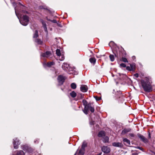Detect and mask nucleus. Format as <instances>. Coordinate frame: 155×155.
<instances>
[{"instance_id":"obj_1","label":"nucleus","mask_w":155,"mask_h":155,"mask_svg":"<svg viewBox=\"0 0 155 155\" xmlns=\"http://www.w3.org/2000/svg\"><path fill=\"white\" fill-rule=\"evenodd\" d=\"M141 84L144 90L147 92H149L151 90V81L149 78H146L145 81L141 80Z\"/></svg>"},{"instance_id":"obj_2","label":"nucleus","mask_w":155,"mask_h":155,"mask_svg":"<svg viewBox=\"0 0 155 155\" xmlns=\"http://www.w3.org/2000/svg\"><path fill=\"white\" fill-rule=\"evenodd\" d=\"M63 69L68 72L69 74H77L74 68L69 66V65L67 63H64L62 66Z\"/></svg>"},{"instance_id":"obj_3","label":"nucleus","mask_w":155,"mask_h":155,"mask_svg":"<svg viewBox=\"0 0 155 155\" xmlns=\"http://www.w3.org/2000/svg\"><path fill=\"white\" fill-rule=\"evenodd\" d=\"M15 13L16 15L17 16L18 18L19 19L20 23L23 25L26 26L28 24V21H29V17L28 16L26 15H24L23 17L21 19H19V17L18 16L16 10L15 8Z\"/></svg>"},{"instance_id":"obj_4","label":"nucleus","mask_w":155,"mask_h":155,"mask_svg":"<svg viewBox=\"0 0 155 155\" xmlns=\"http://www.w3.org/2000/svg\"><path fill=\"white\" fill-rule=\"evenodd\" d=\"M13 144L14 148L17 149L18 148V146L20 144L19 140L17 138H15L13 140Z\"/></svg>"},{"instance_id":"obj_5","label":"nucleus","mask_w":155,"mask_h":155,"mask_svg":"<svg viewBox=\"0 0 155 155\" xmlns=\"http://www.w3.org/2000/svg\"><path fill=\"white\" fill-rule=\"evenodd\" d=\"M65 78L62 75H59L58 78V80L59 85L62 84L64 82Z\"/></svg>"},{"instance_id":"obj_6","label":"nucleus","mask_w":155,"mask_h":155,"mask_svg":"<svg viewBox=\"0 0 155 155\" xmlns=\"http://www.w3.org/2000/svg\"><path fill=\"white\" fill-rule=\"evenodd\" d=\"M101 150L102 151L105 153H108L110 151V148L106 146H103L101 148Z\"/></svg>"},{"instance_id":"obj_7","label":"nucleus","mask_w":155,"mask_h":155,"mask_svg":"<svg viewBox=\"0 0 155 155\" xmlns=\"http://www.w3.org/2000/svg\"><path fill=\"white\" fill-rule=\"evenodd\" d=\"M51 53L50 51H47L45 53H42L41 55L42 57L46 58H49L51 56Z\"/></svg>"},{"instance_id":"obj_8","label":"nucleus","mask_w":155,"mask_h":155,"mask_svg":"<svg viewBox=\"0 0 155 155\" xmlns=\"http://www.w3.org/2000/svg\"><path fill=\"white\" fill-rule=\"evenodd\" d=\"M138 137L144 143H147L148 142V140L145 137L140 134H138Z\"/></svg>"},{"instance_id":"obj_9","label":"nucleus","mask_w":155,"mask_h":155,"mask_svg":"<svg viewBox=\"0 0 155 155\" xmlns=\"http://www.w3.org/2000/svg\"><path fill=\"white\" fill-rule=\"evenodd\" d=\"M81 90L83 92H85L87 91L88 90L87 87L85 85H82L80 87Z\"/></svg>"},{"instance_id":"obj_10","label":"nucleus","mask_w":155,"mask_h":155,"mask_svg":"<svg viewBox=\"0 0 155 155\" xmlns=\"http://www.w3.org/2000/svg\"><path fill=\"white\" fill-rule=\"evenodd\" d=\"M87 108L92 113L94 112V107L91 106V104H89L87 106Z\"/></svg>"},{"instance_id":"obj_11","label":"nucleus","mask_w":155,"mask_h":155,"mask_svg":"<svg viewBox=\"0 0 155 155\" xmlns=\"http://www.w3.org/2000/svg\"><path fill=\"white\" fill-rule=\"evenodd\" d=\"M113 146L116 147H122L123 144L119 142H114L112 143Z\"/></svg>"},{"instance_id":"obj_12","label":"nucleus","mask_w":155,"mask_h":155,"mask_svg":"<svg viewBox=\"0 0 155 155\" xmlns=\"http://www.w3.org/2000/svg\"><path fill=\"white\" fill-rule=\"evenodd\" d=\"M123 141L124 143V144L125 145L127 146L130 145V140L127 138H124Z\"/></svg>"},{"instance_id":"obj_13","label":"nucleus","mask_w":155,"mask_h":155,"mask_svg":"<svg viewBox=\"0 0 155 155\" xmlns=\"http://www.w3.org/2000/svg\"><path fill=\"white\" fill-rule=\"evenodd\" d=\"M42 23L43 25V26L44 27V28L45 31L46 33H48V30L47 28L46 27V24L45 22H44L43 20L42 21Z\"/></svg>"},{"instance_id":"obj_14","label":"nucleus","mask_w":155,"mask_h":155,"mask_svg":"<svg viewBox=\"0 0 155 155\" xmlns=\"http://www.w3.org/2000/svg\"><path fill=\"white\" fill-rule=\"evenodd\" d=\"M130 129H125L122 132L121 134L124 135L126 133L130 132Z\"/></svg>"},{"instance_id":"obj_15","label":"nucleus","mask_w":155,"mask_h":155,"mask_svg":"<svg viewBox=\"0 0 155 155\" xmlns=\"http://www.w3.org/2000/svg\"><path fill=\"white\" fill-rule=\"evenodd\" d=\"M127 69L129 70V71H132L134 70L135 68H134V66L133 65L130 64V66H127L126 68Z\"/></svg>"},{"instance_id":"obj_16","label":"nucleus","mask_w":155,"mask_h":155,"mask_svg":"<svg viewBox=\"0 0 155 155\" xmlns=\"http://www.w3.org/2000/svg\"><path fill=\"white\" fill-rule=\"evenodd\" d=\"M105 135V133L104 131H100L98 134V136L99 137H102L104 136Z\"/></svg>"},{"instance_id":"obj_17","label":"nucleus","mask_w":155,"mask_h":155,"mask_svg":"<svg viewBox=\"0 0 155 155\" xmlns=\"http://www.w3.org/2000/svg\"><path fill=\"white\" fill-rule=\"evenodd\" d=\"M35 42L38 45H41L42 44V41L39 39H36L35 40Z\"/></svg>"},{"instance_id":"obj_18","label":"nucleus","mask_w":155,"mask_h":155,"mask_svg":"<svg viewBox=\"0 0 155 155\" xmlns=\"http://www.w3.org/2000/svg\"><path fill=\"white\" fill-rule=\"evenodd\" d=\"M57 59H58L60 61H62L64 59V57L63 54H61L57 57Z\"/></svg>"},{"instance_id":"obj_19","label":"nucleus","mask_w":155,"mask_h":155,"mask_svg":"<svg viewBox=\"0 0 155 155\" xmlns=\"http://www.w3.org/2000/svg\"><path fill=\"white\" fill-rule=\"evenodd\" d=\"M84 151L85 149L81 148L79 150L78 154L80 155H83L84 153Z\"/></svg>"},{"instance_id":"obj_20","label":"nucleus","mask_w":155,"mask_h":155,"mask_svg":"<svg viewBox=\"0 0 155 155\" xmlns=\"http://www.w3.org/2000/svg\"><path fill=\"white\" fill-rule=\"evenodd\" d=\"M70 95L71 97L74 98L76 97L77 94L76 92H75L74 91H73L70 93Z\"/></svg>"},{"instance_id":"obj_21","label":"nucleus","mask_w":155,"mask_h":155,"mask_svg":"<svg viewBox=\"0 0 155 155\" xmlns=\"http://www.w3.org/2000/svg\"><path fill=\"white\" fill-rule=\"evenodd\" d=\"M56 54L58 57L61 54L60 50H59V49H57L56 50Z\"/></svg>"},{"instance_id":"obj_22","label":"nucleus","mask_w":155,"mask_h":155,"mask_svg":"<svg viewBox=\"0 0 155 155\" xmlns=\"http://www.w3.org/2000/svg\"><path fill=\"white\" fill-rule=\"evenodd\" d=\"M71 87L73 89H75L76 87V85L75 83H72L71 84Z\"/></svg>"},{"instance_id":"obj_23","label":"nucleus","mask_w":155,"mask_h":155,"mask_svg":"<svg viewBox=\"0 0 155 155\" xmlns=\"http://www.w3.org/2000/svg\"><path fill=\"white\" fill-rule=\"evenodd\" d=\"M109 140L108 137H105L103 138V141L104 143L107 142Z\"/></svg>"},{"instance_id":"obj_24","label":"nucleus","mask_w":155,"mask_h":155,"mask_svg":"<svg viewBox=\"0 0 155 155\" xmlns=\"http://www.w3.org/2000/svg\"><path fill=\"white\" fill-rule=\"evenodd\" d=\"M38 31L37 30H36L35 31V32L33 35V38H36L38 37Z\"/></svg>"},{"instance_id":"obj_25","label":"nucleus","mask_w":155,"mask_h":155,"mask_svg":"<svg viewBox=\"0 0 155 155\" xmlns=\"http://www.w3.org/2000/svg\"><path fill=\"white\" fill-rule=\"evenodd\" d=\"M109 57L110 61H113L114 60V56L112 54H110L109 56Z\"/></svg>"},{"instance_id":"obj_26","label":"nucleus","mask_w":155,"mask_h":155,"mask_svg":"<svg viewBox=\"0 0 155 155\" xmlns=\"http://www.w3.org/2000/svg\"><path fill=\"white\" fill-rule=\"evenodd\" d=\"M16 155H24V153L22 150H20L18 151Z\"/></svg>"},{"instance_id":"obj_27","label":"nucleus","mask_w":155,"mask_h":155,"mask_svg":"<svg viewBox=\"0 0 155 155\" xmlns=\"http://www.w3.org/2000/svg\"><path fill=\"white\" fill-rule=\"evenodd\" d=\"M86 146H87V143H86L85 142H84L83 143V144H82V146H81V148L85 149V147Z\"/></svg>"},{"instance_id":"obj_28","label":"nucleus","mask_w":155,"mask_h":155,"mask_svg":"<svg viewBox=\"0 0 155 155\" xmlns=\"http://www.w3.org/2000/svg\"><path fill=\"white\" fill-rule=\"evenodd\" d=\"M89 61L91 63H94L95 62V59L94 58H91Z\"/></svg>"},{"instance_id":"obj_29","label":"nucleus","mask_w":155,"mask_h":155,"mask_svg":"<svg viewBox=\"0 0 155 155\" xmlns=\"http://www.w3.org/2000/svg\"><path fill=\"white\" fill-rule=\"evenodd\" d=\"M82 103H83V105L84 106V107H87V101L86 100H83L82 101Z\"/></svg>"},{"instance_id":"obj_30","label":"nucleus","mask_w":155,"mask_h":155,"mask_svg":"<svg viewBox=\"0 0 155 155\" xmlns=\"http://www.w3.org/2000/svg\"><path fill=\"white\" fill-rule=\"evenodd\" d=\"M88 110L86 107H84V110H83L84 112L86 114H87L88 113Z\"/></svg>"},{"instance_id":"obj_31","label":"nucleus","mask_w":155,"mask_h":155,"mask_svg":"<svg viewBox=\"0 0 155 155\" xmlns=\"http://www.w3.org/2000/svg\"><path fill=\"white\" fill-rule=\"evenodd\" d=\"M54 64V63L53 62H51L48 63L47 64V66L48 67H50L51 66L53 65Z\"/></svg>"},{"instance_id":"obj_32","label":"nucleus","mask_w":155,"mask_h":155,"mask_svg":"<svg viewBox=\"0 0 155 155\" xmlns=\"http://www.w3.org/2000/svg\"><path fill=\"white\" fill-rule=\"evenodd\" d=\"M122 60L123 62H128V61L126 58H122Z\"/></svg>"},{"instance_id":"obj_33","label":"nucleus","mask_w":155,"mask_h":155,"mask_svg":"<svg viewBox=\"0 0 155 155\" xmlns=\"http://www.w3.org/2000/svg\"><path fill=\"white\" fill-rule=\"evenodd\" d=\"M120 66L121 67L125 68L126 67V65L124 63H121L120 64Z\"/></svg>"},{"instance_id":"obj_34","label":"nucleus","mask_w":155,"mask_h":155,"mask_svg":"<svg viewBox=\"0 0 155 155\" xmlns=\"http://www.w3.org/2000/svg\"><path fill=\"white\" fill-rule=\"evenodd\" d=\"M79 97H80L81 99H82L84 97V95L82 94H80L78 95Z\"/></svg>"},{"instance_id":"obj_35","label":"nucleus","mask_w":155,"mask_h":155,"mask_svg":"<svg viewBox=\"0 0 155 155\" xmlns=\"http://www.w3.org/2000/svg\"><path fill=\"white\" fill-rule=\"evenodd\" d=\"M47 19L48 21H51V20L48 19L47 18ZM52 21L53 23H56V21L55 20H53L52 21Z\"/></svg>"},{"instance_id":"obj_36","label":"nucleus","mask_w":155,"mask_h":155,"mask_svg":"<svg viewBox=\"0 0 155 155\" xmlns=\"http://www.w3.org/2000/svg\"><path fill=\"white\" fill-rule=\"evenodd\" d=\"M95 97L97 101H99L101 99V98L99 97Z\"/></svg>"},{"instance_id":"obj_37","label":"nucleus","mask_w":155,"mask_h":155,"mask_svg":"<svg viewBox=\"0 0 155 155\" xmlns=\"http://www.w3.org/2000/svg\"><path fill=\"white\" fill-rule=\"evenodd\" d=\"M134 76L136 78H138L139 76V75L137 73H136L134 74Z\"/></svg>"},{"instance_id":"obj_38","label":"nucleus","mask_w":155,"mask_h":155,"mask_svg":"<svg viewBox=\"0 0 155 155\" xmlns=\"http://www.w3.org/2000/svg\"><path fill=\"white\" fill-rule=\"evenodd\" d=\"M130 135L132 137H134V134H130Z\"/></svg>"},{"instance_id":"obj_39","label":"nucleus","mask_w":155,"mask_h":155,"mask_svg":"<svg viewBox=\"0 0 155 155\" xmlns=\"http://www.w3.org/2000/svg\"><path fill=\"white\" fill-rule=\"evenodd\" d=\"M23 12L24 13H27V14H28V12L27 11H23Z\"/></svg>"},{"instance_id":"obj_40","label":"nucleus","mask_w":155,"mask_h":155,"mask_svg":"<svg viewBox=\"0 0 155 155\" xmlns=\"http://www.w3.org/2000/svg\"><path fill=\"white\" fill-rule=\"evenodd\" d=\"M137 153H132V155H137Z\"/></svg>"},{"instance_id":"obj_41","label":"nucleus","mask_w":155,"mask_h":155,"mask_svg":"<svg viewBox=\"0 0 155 155\" xmlns=\"http://www.w3.org/2000/svg\"><path fill=\"white\" fill-rule=\"evenodd\" d=\"M102 154V153L101 152V153H99L96 155H101Z\"/></svg>"},{"instance_id":"obj_42","label":"nucleus","mask_w":155,"mask_h":155,"mask_svg":"<svg viewBox=\"0 0 155 155\" xmlns=\"http://www.w3.org/2000/svg\"><path fill=\"white\" fill-rule=\"evenodd\" d=\"M28 149V151L30 153H31V152L29 151L31 149V148H29Z\"/></svg>"},{"instance_id":"obj_43","label":"nucleus","mask_w":155,"mask_h":155,"mask_svg":"<svg viewBox=\"0 0 155 155\" xmlns=\"http://www.w3.org/2000/svg\"><path fill=\"white\" fill-rule=\"evenodd\" d=\"M138 149H139L140 150H141V148L140 147H138L137 148Z\"/></svg>"},{"instance_id":"obj_44","label":"nucleus","mask_w":155,"mask_h":155,"mask_svg":"<svg viewBox=\"0 0 155 155\" xmlns=\"http://www.w3.org/2000/svg\"><path fill=\"white\" fill-rule=\"evenodd\" d=\"M138 149H139L140 150H141V148L140 147H138L137 148Z\"/></svg>"},{"instance_id":"obj_45","label":"nucleus","mask_w":155,"mask_h":155,"mask_svg":"<svg viewBox=\"0 0 155 155\" xmlns=\"http://www.w3.org/2000/svg\"><path fill=\"white\" fill-rule=\"evenodd\" d=\"M132 58H134L135 57H134V56Z\"/></svg>"},{"instance_id":"obj_46","label":"nucleus","mask_w":155,"mask_h":155,"mask_svg":"<svg viewBox=\"0 0 155 155\" xmlns=\"http://www.w3.org/2000/svg\"><path fill=\"white\" fill-rule=\"evenodd\" d=\"M132 58H134L135 57H134V56Z\"/></svg>"},{"instance_id":"obj_47","label":"nucleus","mask_w":155,"mask_h":155,"mask_svg":"<svg viewBox=\"0 0 155 155\" xmlns=\"http://www.w3.org/2000/svg\"><path fill=\"white\" fill-rule=\"evenodd\" d=\"M70 70H71V72H72V71H71V69H70Z\"/></svg>"},{"instance_id":"obj_48","label":"nucleus","mask_w":155,"mask_h":155,"mask_svg":"<svg viewBox=\"0 0 155 155\" xmlns=\"http://www.w3.org/2000/svg\"><path fill=\"white\" fill-rule=\"evenodd\" d=\"M76 153H75V154H74V155H76Z\"/></svg>"},{"instance_id":"obj_49","label":"nucleus","mask_w":155,"mask_h":155,"mask_svg":"<svg viewBox=\"0 0 155 155\" xmlns=\"http://www.w3.org/2000/svg\"><path fill=\"white\" fill-rule=\"evenodd\" d=\"M35 143L36 142V141H35Z\"/></svg>"}]
</instances>
